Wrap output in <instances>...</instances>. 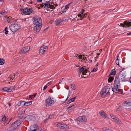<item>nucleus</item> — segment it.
Listing matches in <instances>:
<instances>
[{"mask_svg":"<svg viewBox=\"0 0 131 131\" xmlns=\"http://www.w3.org/2000/svg\"><path fill=\"white\" fill-rule=\"evenodd\" d=\"M32 20L34 22V26L33 28V30L35 33L38 32L40 30L42 25V20L40 17H34Z\"/></svg>","mask_w":131,"mask_h":131,"instance_id":"nucleus-1","label":"nucleus"},{"mask_svg":"<svg viewBox=\"0 0 131 131\" xmlns=\"http://www.w3.org/2000/svg\"><path fill=\"white\" fill-rule=\"evenodd\" d=\"M114 85V88H112V91L114 92L122 94V91L121 89H119L120 86V83L119 79L117 76L115 77Z\"/></svg>","mask_w":131,"mask_h":131,"instance_id":"nucleus-2","label":"nucleus"},{"mask_svg":"<svg viewBox=\"0 0 131 131\" xmlns=\"http://www.w3.org/2000/svg\"><path fill=\"white\" fill-rule=\"evenodd\" d=\"M55 101H54L53 98L49 96L46 101V104L47 106H50L53 104Z\"/></svg>","mask_w":131,"mask_h":131,"instance_id":"nucleus-3","label":"nucleus"},{"mask_svg":"<svg viewBox=\"0 0 131 131\" xmlns=\"http://www.w3.org/2000/svg\"><path fill=\"white\" fill-rule=\"evenodd\" d=\"M110 88L108 86L105 87L101 91V94L103 96H105L106 94H110L109 90Z\"/></svg>","mask_w":131,"mask_h":131,"instance_id":"nucleus-4","label":"nucleus"},{"mask_svg":"<svg viewBox=\"0 0 131 131\" xmlns=\"http://www.w3.org/2000/svg\"><path fill=\"white\" fill-rule=\"evenodd\" d=\"M19 28V26L16 24H12L9 26V28L12 32L16 31Z\"/></svg>","mask_w":131,"mask_h":131,"instance_id":"nucleus-5","label":"nucleus"},{"mask_svg":"<svg viewBox=\"0 0 131 131\" xmlns=\"http://www.w3.org/2000/svg\"><path fill=\"white\" fill-rule=\"evenodd\" d=\"M79 72L81 73L82 72V75H84L86 74V73L87 72L88 69L86 67L84 66L82 67H80L78 68Z\"/></svg>","mask_w":131,"mask_h":131,"instance_id":"nucleus-6","label":"nucleus"},{"mask_svg":"<svg viewBox=\"0 0 131 131\" xmlns=\"http://www.w3.org/2000/svg\"><path fill=\"white\" fill-rule=\"evenodd\" d=\"M126 75L124 73L121 72L119 73L118 78L120 80L122 81H125L126 80Z\"/></svg>","mask_w":131,"mask_h":131,"instance_id":"nucleus-7","label":"nucleus"},{"mask_svg":"<svg viewBox=\"0 0 131 131\" xmlns=\"http://www.w3.org/2000/svg\"><path fill=\"white\" fill-rule=\"evenodd\" d=\"M120 25L122 26L123 27H126V26L128 27H130L131 26V23L130 22L128 21L127 20L125 21L123 24L121 23L120 24Z\"/></svg>","mask_w":131,"mask_h":131,"instance_id":"nucleus-8","label":"nucleus"},{"mask_svg":"<svg viewBox=\"0 0 131 131\" xmlns=\"http://www.w3.org/2000/svg\"><path fill=\"white\" fill-rule=\"evenodd\" d=\"M38 127L35 125L31 126L28 131H38Z\"/></svg>","mask_w":131,"mask_h":131,"instance_id":"nucleus-9","label":"nucleus"},{"mask_svg":"<svg viewBox=\"0 0 131 131\" xmlns=\"http://www.w3.org/2000/svg\"><path fill=\"white\" fill-rule=\"evenodd\" d=\"M30 49V47L29 46H26L23 48L21 50L20 53L21 54L25 53L27 52Z\"/></svg>","mask_w":131,"mask_h":131,"instance_id":"nucleus-10","label":"nucleus"},{"mask_svg":"<svg viewBox=\"0 0 131 131\" xmlns=\"http://www.w3.org/2000/svg\"><path fill=\"white\" fill-rule=\"evenodd\" d=\"M25 111H22L19 112L18 114V117L19 119H22L24 116Z\"/></svg>","mask_w":131,"mask_h":131,"instance_id":"nucleus-11","label":"nucleus"},{"mask_svg":"<svg viewBox=\"0 0 131 131\" xmlns=\"http://www.w3.org/2000/svg\"><path fill=\"white\" fill-rule=\"evenodd\" d=\"M64 21L63 19H57L56 21V25H57L60 24H61L63 23V22Z\"/></svg>","mask_w":131,"mask_h":131,"instance_id":"nucleus-12","label":"nucleus"},{"mask_svg":"<svg viewBox=\"0 0 131 131\" xmlns=\"http://www.w3.org/2000/svg\"><path fill=\"white\" fill-rule=\"evenodd\" d=\"M78 121L80 122H85L86 121V119L84 116H80L78 119Z\"/></svg>","mask_w":131,"mask_h":131,"instance_id":"nucleus-13","label":"nucleus"},{"mask_svg":"<svg viewBox=\"0 0 131 131\" xmlns=\"http://www.w3.org/2000/svg\"><path fill=\"white\" fill-rule=\"evenodd\" d=\"M18 126L19 125H18L15 122L12 123L11 125V127L13 128V129L14 131H15V129L17 128Z\"/></svg>","mask_w":131,"mask_h":131,"instance_id":"nucleus-14","label":"nucleus"},{"mask_svg":"<svg viewBox=\"0 0 131 131\" xmlns=\"http://www.w3.org/2000/svg\"><path fill=\"white\" fill-rule=\"evenodd\" d=\"M99 113L104 118H106L107 117V115L103 111H101Z\"/></svg>","mask_w":131,"mask_h":131,"instance_id":"nucleus-15","label":"nucleus"},{"mask_svg":"<svg viewBox=\"0 0 131 131\" xmlns=\"http://www.w3.org/2000/svg\"><path fill=\"white\" fill-rule=\"evenodd\" d=\"M44 8L47 10L50 7V5L49 2H46V3H44Z\"/></svg>","mask_w":131,"mask_h":131,"instance_id":"nucleus-16","label":"nucleus"},{"mask_svg":"<svg viewBox=\"0 0 131 131\" xmlns=\"http://www.w3.org/2000/svg\"><path fill=\"white\" fill-rule=\"evenodd\" d=\"M17 105L19 106H25L26 105V102L23 101H20L18 102Z\"/></svg>","mask_w":131,"mask_h":131,"instance_id":"nucleus-17","label":"nucleus"},{"mask_svg":"<svg viewBox=\"0 0 131 131\" xmlns=\"http://www.w3.org/2000/svg\"><path fill=\"white\" fill-rule=\"evenodd\" d=\"M44 47L43 46H41L39 50V53L41 54H42L45 52L46 50L44 49Z\"/></svg>","mask_w":131,"mask_h":131,"instance_id":"nucleus-18","label":"nucleus"},{"mask_svg":"<svg viewBox=\"0 0 131 131\" xmlns=\"http://www.w3.org/2000/svg\"><path fill=\"white\" fill-rule=\"evenodd\" d=\"M9 92H13L14 90H15V85L11 86L9 88Z\"/></svg>","mask_w":131,"mask_h":131,"instance_id":"nucleus-19","label":"nucleus"},{"mask_svg":"<svg viewBox=\"0 0 131 131\" xmlns=\"http://www.w3.org/2000/svg\"><path fill=\"white\" fill-rule=\"evenodd\" d=\"M116 71L115 69L112 70L110 72V74L109 75L108 77H110V75H115L116 74Z\"/></svg>","mask_w":131,"mask_h":131,"instance_id":"nucleus-20","label":"nucleus"},{"mask_svg":"<svg viewBox=\"0 0 131 131\" xmlns=\"http://www.w3.org/2000/svg\"><path fill=\"white\" fill-rule=\"evenodd\" d=\"M76 97H77L75 96V97H74L73 98H72L70 100H69L67 102V103L68 104H69L70 103H71L74 101V100L75 99Z\"/></svg>","mask_w":131,"mask_h":131,"instance_id":"nucleus-21","label":"nucleus"},{"mask_svg":"<svg viewBox=\"0 0 131 131\" xmlns=\"http://www.w3.org/2000/svg\"><path fill=\"white\" fill-rule=\"evenodd\" d=\"M69 126L66 124H62V125L61 126V128L62 129H64L66 128H69Z\"/></svg>","mask_w":131,"mask_h":131,"instance_id":"nucleus-22","label":"nucleus"},{"mask_svg":"<svg viewBox=\"0 0 131 131\" xmlns=\"http://www.w3.org/2000/svg\"><path fill=\"white\" fill-rule=\"evenodd\" d=\"M7 118L5 115H3L2 116V121H7Z\"/></svg>","mask_w":131,"mask_h":131,"instance_id":"nucleus-23","label":"nucleus"},{"mask_svg":"<svg viewBox=\"0 0 131 131\" xmlns=\"http://www.w3.org/2000/svg\"><path fill=\"white\" fill-rule=\"evenodd\" d=\"M5 60L4 59L2 58H0V65H2L5 63Z\"/></svg>","mask_w":131,"mask_h":131,"instance_id":"nucleus-24","label":"nucleus"},{"mask_svg":"<svg viewBox=\"0 0 131 131\" xmlns=\"http://www.w3.org/2000/svg\"><path fill=\"white\" fill-rule=\"evenodd\" d=\"M124 108L122 106H119L118 108L117 109L116 112H118L119 111H121Z\"/></svg>","mask_w":131,"mask_h":131,"instance_id":"nucleus-25","label":"nucleus"},{"mask_svg":"<svg viewBox=\"0 0 131 131\" xmlns=\"http://www.w3.org/2000/svg\"><path fill=\"white\" fill-rule=\"evenodd\" d=\"M27 13H32L33 12V10L30 8H27Z\"/></svg>","mask_w":131,"mask_h":131,"instance_id":"nucleus-26","label":"nucleus"},{"mask_svg":"<svg viewBox=\"0 0 131 131\" xmlns=\"http://www.w3.org/2000/svg\"><path fill=\"white\" fill-rule=\"evenodd\" d=\"M112 119L114 120V121L118 123L119 124H120L121 123V122L119 121V120L117 119L116 117L112 118Z\"/></svg>","mask_w":131,"mask_h":131,"instance_id":"nucleus-27","label":"nucleus"},{"mask_svg":"<svg viewBox=\"0 0 131 131\" xmlns=\"http://www.w3.org/2000/svg\"><path fill=\"white\" fill-rule=\"evenodd\" d=\"M113 79L114 78L113 77H110L108 79V82H111L113 80Z\"/></svg>","mask_w":131,"mask_h":131,"instance_id":"nucleus-28","label":"nucleus"},{"mask_svg":"<svg viewBox=\"0 0 131 131\" xmlns=\"http://www.w3.org/2000/svg\"><path fill=\"white\" fill-rule=\"evenodd\" d=\"M2 89L4 91L9 92V88L5 87L3 88Z\"/></svg>","mask_w":131,"mask_h":131,"instance_id":"nucleus-29","label":"nucleus"},{"mask_svg":"<svg viewBox=\"0 0 131 131\" xmlns=\"http://www.w3.org/2000/svg\"><path fill=\"white\" fill-rule=\"evenodd\" d=\"M32 101L26 102V105H25V106H27L30 105L32 104Z\"/></svg>","mask_w":131,"mask_h":131,"instance_id":"nucleus-30","label":"nucleus"},{"mask_svg":"<svg viewBox=\"0 0 131 131\" xmlns=\"http://www.w3.org/2000/svg\"><path fill=\"white\" fill-rule=\"evenodd\" d=\"M72 107H73L72 108H71L72 109V110H73L74 109V108H75V107L74 105H72L71 106H68L67 108L68 109H69Z\"/></svg>","mask_w":131,"mask_h":131,"instance_id":"nucleus-31","label":"nucleus"},{"mask_svg":"<svg viewBox=\"0 0 131 131\" xmlns=\"http://www.w3.org/2000/svg\"><path fill=\"white\" fill-rule=\"evenodd\" d=\"M71 87L72 89L73 90H75V85L74 84H72L71 85Z\"/></svg>","mask_w":131,"mask_h":131,"instance_id":"nucleus-32","label":"nucleus"},{"mask_svg":"<svg viewBox=\"0 0 131 131\" xmlns=\"http://www.w3.org/2000/svg\"><path fill=\"white\" fill-rule=\"evenodd\" d=\"M119 57L118 56H117L116 57L117 59H116V63L117 64V65H119V63L118 62V59Z\"/></svg>","mask_w":131,"mask_h":131,"instance_id":"nucleus-33","label":"nucleus"},{"mask_svg":"<svg viewBox=\"0 0 131 131\" xmlns=\"http://www.w3.org/2000/svg\"><path fill=\"white\" fill-rule=\"evenodd\" d=\"M15 122L16 123H17V124H18V125H19V126L20 125V120H18Z\"/></svg>","mask_w":131,"mask_h":131,"instance_id":"nucleus-34","label":"nucleus"},{"mask_svg":"<svg viewBox=\"0 0 131 131\" xmlns=\"http://www.w3.org/2000/svg\"><path fill=\"white\" fill-rule=\"evenodd\" d=\"M62 125V124H61V123H58L57 125V127L61 128V126Z\"/></svg>","mask_w":131,"mask_h":131,"instance_id":"nucleus-35","label":"nucleus"},{"mask_svg":"<svg viewBox=\"0 0 131 131\" xmlns=\"http://www.w3.org/2000/svg\"><path fill=\"white\" fill-rule=\"evenodd\" d=\"M27 8H26L24 9H22L21 10L23 13H27Z\"/></svg>","mask_w":131,"mask_h":131,"instance_id":"nucleus-36","label":"nucleus"},{"mask_svg":"<svg viewBox=\"0 0 131 131\" xmlns=\"http://www.w3.org/2000/svg\"><path fill=\"white\" fill-rule=\"evenodd\" d=\"M87 13L84 14V15H82V17L81 19H80V20H82L83 18L85 17L86 16Z\"/></svg>","mask_w":131,"mask_h":131,"instance_id":"nucleus-37","label":"nucleus"},{"mask_svg":"<svg viewBox=\"0 0 131 131\" xmlns=\"http://www.w3.org/2000/svg\"><path fill=\"white\" fill-rule=\"evenodd\" d=\"M126 106H131V102H127V103H126Z\"/></svg>","mask_w":131,"mask_h":131,"instance_id":"nucleus-38","label":"nucleus"},{"mask_svg":"<svg viewBox=\"0 0 131 131\" xmlns=\"http://www.w3.org/2000/svg\"><path fill=\"white\" fill-rule=\"evenodd\" d=\"M13 75H12L11 77H10L11 79H12V80L15 78V75L16 74L15 73H13Z\"/></svg>","mask_w":131,"mask_h":131,"instance_id":"nucleus-39","label":"nucleus"},{"mask_svg":"<svg viewBox=\"0 0 131 131\" xmlns=\"http://www.w3.org/2000/svg\"><path fill=\"white\" fill-rule=\"evenodd\" d=\"M71 4V3H70L67 5L65 6V8L66 9H68L69 8V6L70 4Z\"/></svg>","mask_w":131,"mask_h":131,"instance_id":"nucleus-40","label":"nucleus"},{"mask_svg":"<svg viewBox=\"0 0 131 131\" xmlns=\"http://www.w3.org/2000/svg\"><path fill=\"white\" fill-rule=\"evenodd\" d=\"M78 17L80 18V19H80H80H81V18H82V16L81 14H79L78 15Z\"/></svg>","mask_w":131,"mask_h":131,"instance_id":"nucleus-41","label":"nucleus"},{"mask_svg":"<svg viewBox=\"0 0 131 131\" xmlns=\"http://www.w3.org/2000/svg\"><path fill=\"white\" fill-rule=\"evenodd\" d=\"M43 46V47H44V50L45 49H48V46H45V45H44L43 46Z\"/></svg>","mask_w":131,"mask_h":131,"instance_id":"nucleus-42","label":"nucleus"},{"mask_svg":"<svg viewBox=\"0 0 131 131\" xmlns=\"http://www.w3.org/2000/svg\"><path fill=\"white\" fill-rule=\"evenodd\" d=\"M54 116V115L53 114H52V115H50L48 117V118H51L53 117Z\"/></svg>","mask_w":131,"mask_h":131,"instance_id":"nucleus-43","label":"nucleus"},{"mask_svg":"<svg viewBox=\"0 0 131 131\" xmlns=\"http://www.w3.org/2000/svg\"><path fill=\"white\" fill-rule=\"evenodd\" d=\"M97 68H94L92 70V71L93 72H95L97 71Z\"/></svg>","mask_w":131,"mask_h":131,"instance_id":"nucleus-44","label":"nucleus"},{"mask_svg":"<svg viewBox=\"0 0 131 131\" xmlns=\"http://www.w3.org/2000/svg\"><path fill=\"white\" fill-rule=\"evenodd\" d=\"M50 9H55V7H54V6L53 5H51L50 6V7H49Z\"/></svg>","mask_w":131,"mask_h":131,"instance_id":"nucleus-45","label":"nucleus"},{"mask_svg":"<svg viewBox=\"0 0 131 131\" xmlns=\"http://www.w3.org/2000/svg\"><path fill=\"white\" fill-rule=\"evenodd\" d=\"M38 6H40L41 7H42L43 6V3H42V4H40L39 5H38Z\"/></svg>","mask_w":131,"mask_h":131,"instance_id":"nucleus-46","label":"nucleus"},{"mask_svg":"<svg viewBox=\"0 0 131 131\" xmlns=\"http://www.w3.org/2000/svg\"><path fill=\"white\" fill-rule=\"evenodd\" d=\"M49 118H48L46 119H45L44 121V122L45 123H46L47 122V121H48L49 119Z\"/></svg>","mask_w":131,"mask_h":131,"instance_id":"nucleus-47","label":"nucleus"},{"mask_svg":"<svg viewBox=\"0 0 131 131\" xmlns=\"http://www.w3.org/2000/svg\"><path fill=\"white\" fill-rule=\"evenodd\" d=\"M84 10L83 9H82L81 10V12H80V14H81L82 15V14H83L84 12Z\"/></svg>","mask_w":131,"mask_h":131,"instance_id":"nucleus-48","label":"nucleus"},{"mask_svg":"<svg viewBox=\"0 0 131 131\" xmlns=\"http://www.w3.org/2000/svg\"><path fill=\"white\" fill-rule=\"evenodd\" d=\"M49 92L50 93H52L53 92V90L51 89H50L49 91Z\"/></svg>","mask_w":131,"mask_h":131,"instance_id":"nucleus-49","label":"nucleus"},{"mask_svg":"<svg viewBox=\"0 0 131 131\" xmlns=\"http://www.w3.org/2000/svg\"><path fill=\"white\" fill-rule=\"evenodd\" d=\"M107 128L106 127H104L103 128V130L105 131H106V129Z\"/></svg>","mask_w":131,"mask_h":131,"instance_id":"nucleus-50","label":"nucleus"},{"mask_svg":"<svg viewBox=\"0 0 131 131\" xmlns=\"http://www.w3.org/2000/svg\"><path fill=\"white\" fill-rule=\"evenodd\" d=\"M47 85H46L44 86L43 87V90L46 89L47 88Z\"/></svg>","mask_w":131,"mask_h":131,"instance_id":"nucleus-51","label":"nucleus"},{"mask_svg":"<svg viewBox=\"0 0 131 131\" xmlns=\"http://www.w3.org/2000/svg\"><path fill=\"white\" fill-rule=\"evenodd\" d=\"M82 57V55H79V58L80 59H81Z\"/></svg>","mask_w":131,"mask_h":131,"instance_id":"nucleus-52","label":"nucleus"},{"mask_svg":"<svg viewBox=\"0 0 131 131\" xmlns=\"http://www.w3.org/2000/svg\"><path fill=\"white\" fill-rule=\"evenodd\" d=\"M64 78H62L61 79H60V82L59 83H60L63 80V79Z\"/></svg>","mask_w":131,"mask_h":131,"instance_id":"nucleus-53","label":"nucleus"},{"mask_svg":"<svg viewBox=\"0 0 131 131\" xmlns=\"http://www.w3.org/2000/svg\"><path fill=\"white\" fill-rule=\"evenodd\" d=\"M111 129H109V128H107L106 129V131H111Z\"/></svg>","mask_w":131,"mask_h":131,"instance_id":"nucleus-54","label":"nucleus"},{"mask_svg":"<svg viewBox=\"0 0 131 131\" xmlns=\"http://www.w3.org/2000/svg\"><path fill=\"white\" fill-rule=\"evenodd\" d=\"M5 34H8V30H6V31H5Z\"/></svg>","mask_w":131,"mask_h":131,"instance_id":"nucleus-55","label":"nucleus"},{"mask_svg":"<svg viewBox=\"0 0 131 131\" xmlns=\"http://www.w3.org/2000/svg\"><path fill=\"white\" fill-rule=\"evenodd\" d=\"M127 35H131V32H129V33H127Z\"/></svg>","mask_w":131,"mask_h":131,"instance_id":"nucleus-56","label":"nucleus"},{"mask_svg":"<svg viewBox=\"0 0 131 131\" xmlns=\"http://www.w3.org/2000/svg\"><path fill=\"white\" fill-rule=\"evenodd\" d=\"M53 82V81H50V82H49V83H50V84H49V85H50V84H51ZM48 83V84H49V83Z\"/></svg>","mask_w":131,"mask_h":131,"instance_id":"nucleus-57","label":"nucleus"},{"mask_svg":"<svg viewBox=\"0 0 131 131\" xmlns=\"http://www.w3.org/2000/svg\"><path fill=\"white\" fill-rule=\"evenodd\" d=\"M33 95H30L29 96V97L30 98L32 97L33 96Z\"/></svg>","mask_w":131,"mask_h":131,"instance_id":"nucleus-58","label":"nucleus"},{"mask_svg":"<svg viewBox=\"0 0 131 131\" xmlns=\"http://www.w3.org/2000/svg\"><path fill=\"white\" fill-rule=\"evenodd\" d=\"M92 60H90L89 61V62L90 63H92Z\"/></svg>","mask_w":131,"mask_h":131,"instance_id":"nucleus-59","label":"nucleus"},{"mask_svg":"<svg viewBox=\"0 0 131 131\" xmlns=\"http://www.w3.org/2000/svg\"><path fill=\"white\" fill-rule=\"evenodd\" d=\"M42 1V0H37V1L39 2H41Z\"/></svg>","mask_w":131,"mask_h":131,"instance_id":"nucleus-60","label":"nucleus"},{"mask_svg":"<svg viewBox=\"0 0 131 131\" xmlns=\"http://www.w3.org/2000/svg\"><path fill=\"white\" fill-rule=\"evenodd\" d=\"M129 82L131 83V77L130 78V79L129 80Z\"/></svg>","mask_w":131,"mask_h":131,"instance_id":"nucleus-61","label":"nucleus"},{"mask_svg":"<svg viewBox=\"0 0 131 131\" xmlns=\"http://www.w3.org/2000/svg\"><path fill=\"white\" fill-rule=\"evenodd\" d=\"M109 12H108V11H105V12H104V13H108Z\"/></svg>","mask_w":131,"mask_h":131,"instance_id":"nucleus-62","label":"nucleus"},{"mask_svg":"<svg viewBox=\"0 0 131 131\" xmlns=\"http://www.w3.org/2000/svg\"><path fill=\"white\" fill-rule=\"evenodd\" d=\"M7 29H8L7 28V27H6L5 29V30H4L5 31L7 30Z\"/></svg>","mask_w":131,"mask_h":131,"instance_id":"nucleus-63","label":"nucleus"},{"mask_svg":"<svg viewBox=\"0 0 131 131\" xmlns=\"http://www.w3.org/2000/svg\"><path fill=\"white\" fill-rule=\"evenodd\" d=\"M4 0H0V2H1L2 3L3 2Z\"/></svg>","mask_w":131,"mask_h":131,"instance_id":"nucleus-64","label":"nucleus"}]
</instances>
